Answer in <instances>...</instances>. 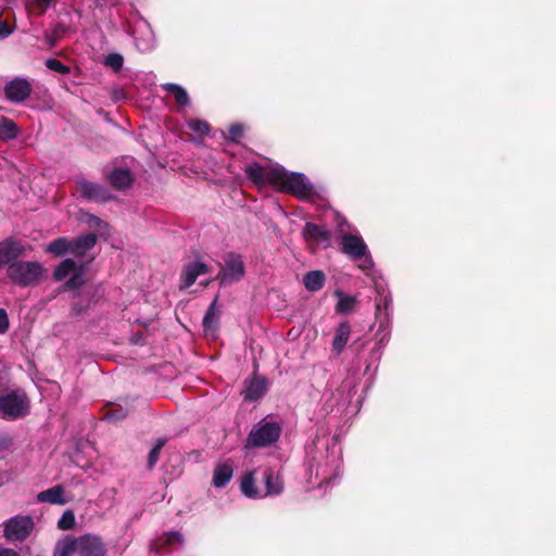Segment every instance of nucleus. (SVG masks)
Here are the masks:
<instances>
[{
    "mask_svg": "<svg viewBox=\"0 0 556 556\" xmlns=\"http://www.w3.org/2000/svg\"><path fill=\"white\" fill-rule=\"evenodd\" d=\"M70 275V258H64L61 264L54 269L53 278L56 281H62Z\"/></svg>",
    "mask_w": 556,
    "mask_h": 556,
    "instance_id": "4c0bfd02",
    "label": "nucleus"
},
{
    "mask_svg": "<svg viewBox=\"0 0 556 556\" xmlns=\"http://www.w3.org/2000/svg\"><path fill=\"white\" fill-rule=\"evenodd\" d=\"M245 274V266L242 256L235 252H228L224 256V265L218 271L216 279L220 285H232L239 282Z\"/></svg>",
    "mask_w": 556,
    "mask_h": 556,
    "instance_id": "423d86ee",
    "label": "nucleus"
},
{
    "mask_svg": "<svg viewBox=\"0 0 556 556\" xmlns=\"http://www.w3.org/2000/svg\"><path fill=\"white\" fill-rule=\"evenodd\" d=\"M73 552H76L80 556H105L108 549L101 538L85 534L77 539H72V553Z\"/></svg>",
    "mask_w": 556,
    "mask_h": 556,
    "instance_id": "0eeeda50",
    "label": "nucleus"
},
{
    "mask_svg": "<svg viewBox=\"0 0 556 556\" xmlns=\"http://www.w3.org/2000/svg\"><path fill=\"white\" fill-rule=\"evenodd\" d=\"M281 434V427L276 421L261 422L253 428L245 442V447H266L275 443Z\"/></svg>",
    "mask_w": 556,
    "mask_h": 556,
    "instance_id": "39448f33",
    "label": "nucleus"
},
{
    "mask_svg": "<svg viewBox=\"0 0 556 556\" xmlns=\"http://www.w3.org/2000/svg\"><path fill=\"white\" fill-rule=\"evenodd\" d=\"M161 541L164 545L170 546L173 544H182L184 536L178 531H169L163 534Z\"/></svg>",
    "mask_w": 556,
    "mask_h": 556,
    "instance_id": "e433bc0d",
    "label": "nucleus"
},
{
    "mask_svg": "<svg viewBox=\"0 0 556 556\" xmlns=\"http://www.w3.org/2000/svg\"><path fill=\"white\" fill-rule=\"evenodd\" d=\"M263 480L266 485V492L262 496L279 495L283 491V480L278 472L271 468H266L263 472Z\"/></svg>",
    "mask_w": 556,
    "mask_h": 556,
    "instance_id": "412c9836",
    "label": "nucleus"
},
{
    "mask_svg": "<svg viewBox=\"0 0 556 556\" xmlns=\"http://www.w3.org/2000/svg\"><path fill=\"white\" fill-rule=\"evenodd\" d=\"M45 273L42 265L38 262L18 261L7 268L8 278L16 286L29 287L37 285Z\"/></svg>",
    "mask_w": 556,
    "mask_h": 556,
    "instance_id": "f03ea898",
    "label": "nucleus"
},
{
    "mask_svg": "<svg viewBox=\"0 0 556 556\" xmlns=\"http://www.w3.org/2000/svg\"><path fill=\"white\" fill-rule=\"evenodd\" d=\"M13 439L8 434H0V450H8L12 446Z\"/></svg>",
    "mask_w": 556,
    "mask_h": 556,
    "instance_id": "79ce46f5",
    "label": "nucleus"
},
{
    "mask_svg": "<svg viewBox=\"0 0 556 556\" xmlns=\"http://www.w3.org/2000/svg\"><path fill=\"white\" fill-rule=\"evenodd\" d=\"M233 468L230 464L224 463L218 464L213 472V485L215 488H224L228 484L230 479L232 478Z\"/></svg>",
    "mask_w": 556,
    "mask_h": 556,
    "instance_id": "5701e85b",
    "label": "nucleus"
},
{
    "mask_svg": "<svg viewBox=\"0 0 556 556\" xmlns=\"http://www.w3.org/2000/svg\"><path fill=\"white\" fill-rule=\"evenodd\" d=\"M77 220L87 226L90 232H94L99 237L109 233L110 225L100 217L80 210L76 216Z\"/></svg>",
    "mask_w": 556,
    "mask_h": 556,
    "instance_id": "f3484780",
    "label": "nucleus"
},
{
    "mask_svg": "<svg viewBox=\"0 0 556 556\" xmlns=\"http://www.w3.org/2000/svg\"><path fill=\"white\" fill-rule=\"evenodd\" d=\"M104 65L111 67L114 72H119L124 64V58L119 53H110L104 59Z\"/></svg>",
    "mask_w": 556,
    "mask_h": 556,
    "instance_id": "2f4dec72",
    "label": "nucleus"
},
{
    "mask_svg": "<svg viewBox=\"0 0 556 556\" xmlns=\"http://www.w3.org/2000/svg\"><path fill=\"white\" fill-rule=\"evenodd\" d=\"M53 556H70V535H64L56 543Z\"/></svg>",
    "mask_w": 556,
    "mask_h": 556,
    "instance_id": "58836bf2",
    "label": "nucleus"
},
{
    "mask_svg": "<svg viewBox=\"0 0 556 556\" xmlns=\"http://www.w3.org/2000/svg\"><path fill=\"white\" fill-rule=\"evenodd\" d=\"M390 304H391V300H389L387 296L381 298V299L376 303V312H377V314H380L382 306H383V307H384V309L387 311V309L389 308V305H390Z\"/></svg>",
    "mask_w": 556,
    "mask_h": 556,
    "instance_id": "37998d69",
    "label": "nucleus"
},
{
    "mask_svg": "<svg viewBox=\"0 0 556 556\" xmlns=\"http://www.w3.org/2000/svg\"><path fill=\"white\" fill-rule=\"evenodd\" d=\"M352 327L348 320L341 321L336 330L332 345H331V352L339 356L344 351L350 336H351Z\"/></svg>",
    "mask_w": 556,
    "mask_h": 556,
    "instance_id": "6ab92c4d",
    "label": "nucleus"
},
{
    "mask_svg": "<svg viewBox=\"0 0 556 556\" xmlns=\"http://www.w3.org/2000/svg\"><path fill=\"white\" fill-rule=\"evenodd\" d=\"M210 271V266L202 262L199 257L182 266L180 271L181 288H190L199 276Z\"/></svg>",
    "mask_w": 556,
    "mask_h": 556,
    "instance_id": "f8f14e48",
    "label": "nucleus"
},
{
    "mask_svg": "<svg viewBox=\"0 0 556 556\" xmlns=\"http://www.w3.org/2000/svg\"><path fill=\"white\" fill-rule=\"evenodd\" d=\"M372 265H374V262H372L370 255L366 254V256H364L363 264L359 265V268L363 270H368L372 267Z\"/></svg>",
    "mask_w": 556,
    "mask_h": 556,
    "instance_id": "49530a36",
    "label": "nucleus"
},
{
    "mask_svg": "<svg viewBox=\"0 0 556 556\" xmlns=\"http://www.w3.org/2000/svg\"><path fill=\"white\" fill-rule=\"evenodd\" d=\"M216 305H217V296L210 304V306L203 317L202 326L205 331L215 330L217 328L218 314L216 311Z\"/></svg>",
    "mask_w": 556,
    "mask_h": 556,
    "instance_id": "bb28decb",
    "label": "nucleus"
},
{
    "mask_svg": "<svg viewBox=\"0 0 556 556\" xmlns=\"http://www.w3.org/2000/svg\"><path fill=\"white\" fill-rule=\"evenodd\" d=\"M336 219H337L339 231L340 232H344L345 228H349L348 220L343 216H341L340 214H337Z\"/></svg>",
    "mask_w": 556,
    "mask_h": 556,
    "instance_id": "c03bdc74",
    "label": "nucleus"
},
{
    "mask_svg": "<svg viewBox=\"0 0 556 556\" xmlns=\"http://www.w3.org/2000/svg\"><path fill=\"white\" fill-rule=\"evenodd\" d=\"M247 178L257 186L270 185L276 187L280 182V168H265L258 163L248 165L244 169Z\"/></svg>",
    "mask_w": 556,
    "mask_h": 556,
    "instance_id": "6e6552de",
    "label": "nucleus"
},
{
    "mask_svg": "<svg viewBox=\"0 0 556 556\" xmlns=\"http://www.w3.org/2000/svg\"><path fill=\"white\" fill-rule=\"evenodd\" d=\"M10 321L5 309L0 308V334L9 330Z\"/></svg>",
    "mask_w": 556,
    "mask_h": 556,
    "instance_id": "ea45409f",
    "label": "nucleus"
},
{
    "mask_svg": "<svg viewBox=\"0 0 556 556\" xmlns=\"http://www.w3.org/2000/svg\"><path fill=\"white\" fill-rule=\"evenodd\" d=\"M240 490L245 496H248L250 498H255V497L260 496V492H258L257 488L255 486V479H254L253 471L247 472L242 477Z\"/></svg>",
    "mask_w": 556,
    "mask_h": 556,
    "instance_id": "393cba45",
    "label": "nucleus"
},
{
    "mask_svg": "<svg viewBox=\"0 0 556 556\" xmlns=\"http://www.w3.org/2000/svg\"><path fill=\"white\" fill-rule=\"evenodd\" d=\"M336 294L339 296V301L336 304V313L345 314L354 308L356 304V299L354 296L344 295L341 291H337Z\"/></svg>",
    "mask_w": 556,
    "mask_h": 556,
    "instance_id": "cd10ccee",
    "label": "nucleus"
},
{
    "mask_svg": "<svg viewBox=\"0 0 556 556\" xmlns=\"http://www.w3.org/2000/svg\"><path fill=\"white\" fill-rule=\"evenodd\" d=\"M244 134V127L241 124H231L228 127V136L227 140L239 143L240 139L243 137Z\"/></svg>",
    "mask_w": 556,
    "mask_h": 556,
    "instance_id": "f704fd0d",
    "label": "nucleus"
},
{
    "mask_svg": "<svg viewBox=\"0 0 556 556\" xmlns=\"http://www.w3.org/2000/svg\"><path fill=\"white\" fill-rule=\"evenodd\" d=\"M29 413V401L25 392L14 390L0 395V418L4 420H16Z\"/></svg>",
    "mask_w": 556,
    "mask_h": 556,
    "instance_id": "7ed1b4c3",
    "label": "nucleus"
},
{
    "mask_svg": "<svg viewBox=\"0 0 556 556\" xmlns=\"http://www.w3.org/2000/svg\"><path fill=\"white\" fill-rule=\"evenodd\" d=\"M302 236L309 244L321 245L324 249L330 245L331 235L325 226L306 223L302 229Z\"/></svg>",
    "mask_w": 556,
    "mask_h": 556,
    "instance_id": "ddd939ff",
    "label": "nucleus"
},
{
    "mask_svg": "<svg viewBox=\"0 0 556 556\" xmlns=\"http://www.w3.org/2000/svg\"><path fill=\"white\" fill-rule=\"evenodd\" d=\"M165 445V440L159 439L148 455V467L152 469L159 460L161 451Z\"/></svg>",
    "mask_w": 556,
    "mask_h": 556,
    "instance_id": "473e14b6",
    "label": "nucleus"
},
{
    "mask_svg": "<svg viewBox=\"0 0 556 556\" xmlns=\"http://www.w3.org/2000/svg\"><path fill=\"white\" fill-rule=\"evenodd\" d=\"M92 451L93 447L88 440L79 441L75 452L72 453V464L81 469L88 468L91 465Z\"/></svg>",
    "mask_w": 556,
    "mask_h": 556,
    "instance_id": "aec40b11",
    "label": "nucleus"
},
{
    "mask_svg": "<svg viewBox=\"0 0 556 556\" xmlns=\"http://www.w3.org/2000/svg\"><path fill=\"white\" fill-rule=\"evenodd\" d=\"M46 66L48 70L59 73V74H67L70 72V67L63 64L61 61L54 58H50L46 60Z\"/></svg>",
    "mask_w": 556,
    "mask_h": 556,
    "instance_id": "c9c22d12",
    "label": "nucleus"
},
{
    "mask_svg": "<svg viewBox=\"0 0 556 556\" xmlns=\"http://www.w3.org/2000/svg\"><path fill=\"white\" fill-rule=\"evenodd\" d=\"M37 501L40 503H50L63 505L66 503L65 490L62 485H54L37 494Z\"/></svg>",
    "mask_w": 556,
    "mask_h": 556,
    "instance_id": "4be33fe9",
    "label": "nucleus"
},
{
    "mask_svg": "<svg viewBox=\"0 0 556 556\" xmlns=\"http://www.w3.org/2000/svg\"><path fill=\"white\" fill-rule=\"evenodd\" d=\"M46 251L54 256H64L70 251V241L66 238H59L52 241Z\"/></svg>",
    "mask_w": 556,
    "mask_h": 556,
    "instance_id": "c85d7f7f",
    "label": "nucleus"
},
{
    "mask_svg": "<svg viewBox=\"0 0 556 556\" xmlns=\"http://www.w3.org/2000/svg\"><path fill=\"white\" fill-rule=\"evenodd\" d=\"M52 0H30V3L37 5L41 11L46 10Z\"/></svg>",
    "mask_w": 556,
    "mask_h": 556,
    "instance_id": "a18cd8bd",
    "label": "nucleus"
},
{
    "mask_svg": "<svg viewBox=\"0 0 556 556\" xmlns=\"http://www.w3.org/2000/svg\"><path fill=\"white\" fill-rule=\"evenodd\" d=\"M30 84L24 78H15L4 87L7 98L12 102H22L30 93Z\"/></svg>",
    "mask_w": 556,
    "mask_h": 556,
    "instance_id": "2eb2a0df",
    "label": "nucleus"
},
{
    "mask_svg": "<svg viewBox=\"0 0 556 556\" xmlns=\"http://www.w3.org/2000/svg\"><path fill=\"white\" fill-rule=\"evenodd\" d=\"M59 528L62 530H68L70 529V509H66L62 517L59 520Z\"/></svg>",
    "mask_w": 556,
    "mask_h": 556,
    "instance_id": "a19ab883",
    "label": "nucleus"
},
{
    "mask_svg": "<svg viewBox=\"0 0 556 556\" xmlns=\"http://www.w3.org/2000/svg\"><path fill=\"white\" fill-rule=\"evenodd\" d=\"M281 179L276 187L285 192H289L298 199H306L314 193L313 185L307 180L304 174L287 173L280 168Z\"/></svg>",
    "mask_w": 556,
    "mask_h": 556,
    "instance_id": "20e7f679",
    "label": "nucleus"
},
{
    "mask_svg": "<svg viewBox=\"0 0 556 556\" xmlns=\"http://www.w3.org/2000/svg\"><path fill=\"white\" fill-rule=\"evenodd\" d=\"M0 556H17V553L12 548H0Z\"/></svg>",
    "mask_w": 556,
    "mask_h": 556,
    "instance_id": "de8ad7c7",
    "label": "nucleus"
},
{
    "mask_svg": "<svg viewBox=\"0 0 556 556\" xmlns=\"http://www.w3.org/2000/svg\"><path fill=\"white\" fill-rule=\"evenodd\" d=\"M17 136V129L15 124L5 118L0 117V138L1 139H12Z\"/></svg>",
    "mask_w": 556,
    "mask_h": 556,
    "instance_id": "c756f323",
    "label": "nucleus"
},
{
    "mask_svg": "<svg viewBox=\"0 0 556 556\" xmlns=\"http://www.w3.org/2000/svg\"><path fill=\"white\" fill-rule=\"evenodd\" d=\"M24 247L14 240L8 239L0 242V266H8L23 255Z\"/></svg>",
    "mask_w": 556,
    "mask_h": 556,
    "instance_id": "dca6fc26",
    "label": "nucleus"
},
{
    "mask_svg": "<svg viewBox=\"0 0 556 556\" xmlns=\"http://www.w3.org/2000/svg\"><path fill=\"white\" fill-rule=\"evenodd\" d=\"M98 235L88 232L72 239V313L84 312L91 303L94 287L90 264L94 261Z\"/></svg>",
    "mask_w": 556,
    "mask_h": 556,
    "instance_id": "f257e3e1",
    "label": "nucleus"
},
{
    "mask_svg": "<svg viewBox=\"0 0 556 556\" xmlns=\"http://www.w3.org/2000/svg\"><path fill=\"white\" fill-rule=\"evenodd\" d=\"M34 522L30 517L16 516L4 525V536L12 542L24 541L31 532Z\"/></svg>",
    "mask_w": 556,
    "mask_h": 556,
    "instance_id": "9d476101",
    "label": "nucleus"
},
{
    "mask_svg": "<svg viewBox=\"0 0 556 556\" xmlns=\"http://www.w3.org/2000/svg\"><path fill=\"white\" fill-rule=\"evenodd\" d=\"M245 389L242 392L244 401H256L262 397L267 390V380L263 376H254L244 381Z\"/></svg>",
    "mask_w": 556,
    "mask_h": 556,
    "instance_id": "a211bd4d",
    "label": "nucleus"
},
{
    "mask_svg": "<svg viewBox=\"0 0 556 556\" xmlns=\"http://www.w3.org/2000/svg\"><path fill=\"white\" fill-rule=\"evenodd\" d=\"M341 251L354 261H358L368 254V248L363 238L351 233L342 236Z\"/></svg>",
    "mask_w": 556,
    "mask_h": 556,
    "instance_id": "9b49d317",
    "label": "nucleus"
},
{
    "mask_svg": "<svg viewBox=\"0 0 556 556\" xmlns=\"http://www.w3.org/2000/svg\"><path fill=\"white\" fill-rule=\"evenodd\" d=\"M162 88L165 91L173 93L176 102L180 106H186L189 104L190 98H189L187 91L181 86L174 84V83H167V84L162 85Z\"/></svg>",
    "mask_w": 556,
    "mask_h": 556,
    "instance_id": "a878e982",
    "label": "nucleus"
},
{
    "mask_svg": "<svg viewBox=\"0 0 556 556\" xmlns=\"http://www.w3.org/2000/svg\"><path fill=\"white\" fill-rule=\"evenodd\" d=\"M326 276L323 270H311L303 277L305 288L311 292H316L325 286Z\"/></svg>",
    "mask_w": 556,
    "mask_h": 556,
    "instance_id": "b1692460",
    "label": "nucleus"
},
{
    "mask_svg": "<svg viewBox=\"0 0 556 556\" xmlns=\"http://www.w3.org/2000/svg\"><path fill=\"white\" fill-rule=\"evenodd\" d=\"M76 185L80 195L89 202L105 203L114 199V195L103 185L83 178L77 179Z\"/></svg>",
    "mask_w": 556,
    "mask_h": 556,
    "instance_id": "1a4fd4ad",
    "label": "nucleus"
},
{
    "mask_svg": "<svg viewBox=\"0 0 556 556\" xmlns=\"http://www.w3.org/2000/svg\"><path fill=\"white\" fill-rule=\"evenodd\" d=\"M188 127L192 131H194L199 135H202V136L207 135L211 130L208 123L205 121H201V119H190L188 122Z\"/></svg>",
    "mask_w": 556,
    "mask_h": 556,
    "instance_id": "72a5a7b5",
    "label": "nucleus"
},
{
    "mask_svg": "<svg viewBox=\"0 0 556 556\" xmlns=\"http://www.w3.org/2000/svg\"><path fill=\"white\" fill-rule=\"evenodd\" d=\"M105 179L110 186L117 191H125L132 187L135 178L130 169L115 167L105 174Z\"/></svg>",
    "mask_w": 556,
    "mask_h": 556,
    "instance_id": "4468645a",
    "label": "nucleus"
},
{
    "mask_svg": "<svg viewBox=\"0 0 556 556\" xmlns=\"http://www.w3.org/2000/svg\"><path fill=\"white\" fill-rule=\"evenodd\" d=\"M71 520H72V528H73V527H74V525H75V517H74V514H73V513H72Z\"/></svg>",
    "mask_w": 556,
    "mask_h": 556,
    "instance_id": "09e8293b",
    "label": "nucleus"
},
{
    "mask_svg": "<svg viewBox=\"0 0 556 556\" xmlns=\"http://www.w3.org/2000/svg\"><path fill=\"white\" fill-rule=\"evenodd\" d=\"M128 415V409L124 408L119 405H112L109 407V409L105 413L104 418L110 421H118Z\"/></svg>",
    "mask_w": 556,
    "mask_h": 556,
    "instance_id": "7c9ffc66",
    "label": "nucleus"
}]
</instances>
